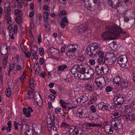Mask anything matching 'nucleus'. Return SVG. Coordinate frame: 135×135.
I'll return each mask as SVG.
<instances>
[{
	"label": "nucleus",
	"instance_id": "obj_1",
	"mask_svg": "<svg viewBox=\"0 0 135 135\" xmlns=\"http://www.w3.org/2000/svg\"><path fill=\"white\" fill-rule=\"evenodd\" d=\"M79 72L80 73L84 74L85 78L89 79L93 77L94 73V70L90 68L88 65L85 63H83L79 65Z\"/></svg>",
	"mask_w": 135,
	"mask_h": 135
},
{
	"label": "nucleus",
	"instance_id": "obj_2",
	"mask_svg": "<svg viewBox=\"0 0 135 135\" xmlns=\"http://www.w3.org/2000/svg\"><path fill=\"white\" fill-rule=\"evenodd\" d=\"M62 127L68 128V131L70 135H81L84 133V131L81 128L77 127L74 126H70L69 124L62 123L61 124Z\"/></svg>",
	"mask_w": 135,
	"mask_h": 135
},
{
	"label": "nucleus",
	"instance_id": "obj_3",
	"mask_svg": "<svg viewBox=\"0 0 135 135\" xmlns=\"http://www.w3.org/2000/svg\"><path fill=\"white\" fill-rule=\"evenodd\" d=\"M119 29L116 27L109 26L106 28L105 32L102 35V39L104 40H107L110 38V36L112 35L118 36L120 33Z\"/></svg>",
	"mask_w": 135,
	"mask_h": 135
},
{
	"label": "nucleus",
	"instance_id": "obj_4",
	"mask_svg": "<svg viewBox=\"0 0 135 135\" xmlns=\"http://www.w3.org/2000/svg\"><path fill=\"white\" fill-rule=\"evenodd\" d=\"M99 45L97 43H92L89 45L86 50V53L88 55L95 54V52H97L99 49Z\"/></svg>",
	"mask_w": 135,
	"mask_h": 135
},
{
	"label": "nucleus",
	"instance_id": "obj_5",
	"mask_svg": "<svg viewBox=\"0 0 135 135\" xmlns=\"http://www.w3.org/2000/svg\"><path fill=\"white\" fill-rule=\"evenodd\" d=\"M117 55L118 52L113 50L111 51L109 53H107V56L109 57L106 60V62L107 63L108 65H112L114 61L113 59H115Z\"/></svg>",
	"mask_w": 135,
	"mask_h": 135
},
{
	"label": "nucleus",
	"instance_id": "obj_6",
	"mask_svg": "<svg viewBox=\"0 0 135 135\" xmlns=\"http://www.w3.org/2000/svg\"><path fill=\"white\" fill-rule=\"evenodd\" d=\"M17 64L14 69V73L16 74L17 73V71H20L24 67V64L23 61L21 59L19 58L18 55H16V56Z\"/></svg>",
	"mask_w": 135,
	"mask_h": 135
},
{
	"label": "nucleus",
	"instance_id": "obj_7",
	"mask_svg": "<svg viewBox=\"0 0 135 135\" xmlns=\"http://www.w3.org/2000/svg\"><path fill=\"white\" fill-rule=\"evenodd\" d=\"M78 46L76 45L70 44L67 47L68 50L66 54L69 56H74V52L78 48Z\"/></svg>",
	"mask_w": 135,
	"mask_h": 135
},
{
	"label": "nucleus",
	"instance_id": "obj_8",
	"mask_svg": "<svg viewBox=\"0 0 135 135\" xmlns=\"http://www.w3.org/2000/svg\"><path fill=\"white\" fill-rule=\"evenodd\" d=\"M117 61L118 64L120 66L125 67L127 61L126 56L125 55H120Z\"/></svg>",
	"mask_w": 135,
	"mask_h": 135
},
{
	"label": "nucleus",
	"instance_id": "obj_9",
	"mask_svg": "<svg viewBox=\"0 0 135 135\" xmlns=\"http://www.w3.org/2000/svg\"><path fill=\"white\" fill-rule=\"evenodd\" d=\"M109 5L113 8H117V7L121 5V2L119 0H108Z\"/></svg>",
	"mask_w": 135,
	"mask_h": 135
},
{
	"label": "nucleus",
	"instance_id": "obj_10",
	"mask_svg": "<svg viewBox=\"0 0 135 135\" xmlns=\"http://www.w3.org/2000/svg\"><path fill=\"white\" fill-rule=\"evenodd\" d=\"M113 83L114 84H124L126 82L123 79H121L118 76H115L113 79Z\"/></svg>",
	"mask_w": 135,
	"mask_h": 135
},
{
	"label": "nucleus",
	"instance_id": "obj_11",
	"mask_svg": "<svg viewBox=\"0 0 135 135\" xmlns=\"http://www.w3.org/2000/svg\"><path fill=\"white\" fill-rule=\"evenodd\" d=\"M125 119L128 122H133L135 120V115L130 112H128L127 115H126Z\"/></svg>",
	"mask_w": 135,
	"mask_h": 135
},
{
	"label": "nucleus",
	"instance_id": "obj_12",
	"mask_svg": "<svg viewBox=\"0 0 135 135\" xmlns=\"http://www.w3.org/2000/svg\"><path fill=\"white\" fill-rule=\"evenodd\" d=\"M115 99L116 100L114 101L115 104L118 105H121L123 104L124 101V99L123 97L121 95H118L116 96Z\"/></svg>",
	"mask_w": 135,
	"mask_h": 135
},
{
	"label": "nucleus",
	"instance_id": "obj_13",
	"mask_svg": "<svg viewBox=\"0 0 135 135\" xmlns=\"http://www.w3.org/2000/svg\"><path fill=\"white\" fill-rule=\"evenodd\" d=\"M104 130L109 135H111L113 133V128L110 124L106 125L104 127Z\"/></svg>",
	"mask_w": 135,
	"mask_h": 135
},
{
	"label": "nucleus",
	"instance_id": "obj_14",
	"mask_svg": "<svg viewBox=\"0 0 135 135\" xmlns=\"http://www.w3.org/2000/svg\"><path fill=\"white\" fill-rule=\"evenodd\" d=\"M77 115L80 118H85L87 117L88 115V112L84 110H81L80 111L77 112Z\"/></svg>",
	"mask_w": 135,
	"mask_h": 135
},
{
	"label": "nucleus",
	"instance_id": "obj_15",
	"mask_svg": "<svg viewBox=\"0 0 135 135\" xmlns=\"http://www.w3.org/2000/svg\"><path fill=\"white\" fill-rule=\"evenodd\" d=\"M115 129V131L117 132H119V130L122 128V123L120 121H118L117 122H115L113 126L112 125Z\"/></svg>",
	"mask_w": 135,
	"mask_h": 135
},
{
	"label": "nucleus",
	"instance_id": "obj_16",
	"mask_svg": "<svg viewBox=\"0 0 135 135\" xmlns=\"http://www.w3.org/2000/svg\"><path fill=\"white\" fill-rule=\"evenodd\" d=\"M0 51L2 55H3L7 53V47L6 44H3L1 45Z\"/></svg>",
	"mask_w": 135,
	"mask_h": 135
},
{
	"label": "nucleus",
	"instance_id": "obj_17",
	"mask_svg": "<svg viewBox=\"0 0 135 135\" xmlns=\"http://www.w3.org/2000/svg\"><path fill=\"white\" fill-rule=\"evenodd\" d=\"M53 120H52V118L51 117L50 118V119L51 120V123L52 124V126L54 127H55H55V124L58 125L59 124V121L57 118L56 117L55 115H53Z\"/></svg>",
	"mask_w": 135,
	"mask_h": 135
},
{
	"label": "nucleus",
	"instance_id": "obj_18",
	"mask_svg": "<svg viewBox=\"0 0 135 135\" xmlns=\"http://www.w3.org/2000/svg\"><path fill=\"white\" fill-rule=\"evenodd\" d=\"M79 65H75L73 67L71 70L72 73L74 75L79 72Z\"/></svg>",
	"mask_w": 135,
	"mask_h": 135
},
{
	"label": "nucleus",
	"instance_id": "obj_19",
	"mask_svg": "<svg viewBox=\"0 0 135 135\" xmlns=\"http://www.w3.org/2000/svg\"><path fill=\"white\" fill-rule=\"evenodd\" d=\"M102 67L100 66L99 65L97 66L95 68V71L96 73L98 75H102Z\"/></svg>",
	"mask_w": 135,
	"mask_h": 135
},
{
	"label": "nucleus",
	"instance_id": "obj_20",
	"mask_svg": "<svg viewBox=\"0 0 135 135\" xmlns=\"http://www.w3.org/2000/svg\"><path fill=\"white\" fill-rule=\"evenodd\" d=\"M104 81L105 80L103 77H100L95 79V83L96 84H101L103 83Z\"/></svg>",
	"mask_w": 135,
	"mask_h": 135
},
{
	"label": "nucleus",
	"instance_id": "obj_21",
	"mask_svg": "<svg viewBox=\"0 0 135 135\" xmlns=\"http://www.w3.org/2000/svg\"><path fill=\"white\" fill-rule=\"evenodd\" d=\"M120 110H116L113 112L112 114L115 118L117 119L120 117Z\"/></svg>",
	"mask_w": 135,
	"mask_h": 135
},
{
	"label": "nucleus",
	"instance_id": "obj_22",
	"mask_svg": "<svg viewBox=\"0 0 135 135\" xmlns=\"http://www.w3.org/2000/svg\"><path fill=\"white\" fill-rule=\"evenodd\" d=\"M98 108L100 109L103 110H108V106L106 105L102 104H98Z\"/></svg>",
	"mask_w": 135,
	"mask_h": 135
},
{
	"label": "nucleus",
	"instance_id": "obj_23",
	"mask_svg": "<svg viewBox=\"0 0 135 135\" xmlns=\"http://www.w3.org/2000/svg\"><path fill=\"white\" fill-rule=\"evenodd\" d=\"M11 10L9 7V2H7L4 4V11L6 12H8Z\"/></svg>",
	"mask_w": 135,
	"mask_h": 135
},
{
	"label": "nucleus",
	"instance_id": "obj_24",
	"mask_svg": "<svg viewBox=\"0 0 135 135\" xmlns=\"http://www.w3.org/2000/svg\"><path fill=\"white\" fill-rule=\"evenodd\" d=\"M3 55H4L3 60V63L4 65L6 66V65L7 63V61L8 57V54L7 53Z\"/></svg>",
	"mask_w": 135,
	"mask_h": 135
},
{
	"label": "nucleus",
	"instance_id": "obj_25",
	"mask_svg": "<svg viewBox=\"0 0 135 135\" xmlns=\"http://www.w3.org/2000/svg\"><path fill=\"white\" fill-rule=\"evenodd\" d=\"M80 97L81 101V103H85L88 100V97L85 95H83Z\"/></svg>",
	"mask_w": 135,
	"mask_h": 135
},
{
	"label": "nucleus",
	"instance_id": "obj_26",
	"mask_svg": "<svg viewBox=\"0 0 135 135\" xmlns=\"http://www.w3.org/2000/svg\"><path fill=\"white\" fill-rule=\"evenodd\" d=\"M60 103L61 107L64 109H65L67 108L66 106L68 105V103L62 99H60L59 101Z\"/></svg>",
	"mask_w": 135,
	"mask_h": 135
},
{
	"label": "nucleus",
	"instance_id": "obj_27",
	"mask_svg": "<svg viewBox=\"0 0 135 135\" xmlns=\"http://www.w3.org/2000/svg\"><path fill=\"white\" fill-rule=\"evenodd\" d=\"M5 18L7 21V22L8 24H11L12 23V18L10 16L9 14H7V15L5 16Z\"/></svg>",
	"mask_w": 135,
	"mask_h": 135
},
{
	"label": "nucleus",
	"instance_id": "obj_28",
	"mask_svg": "<svg viewBox=\"0 0 135 135\" xmlns=\"http://www.w3.org/2000/svg\"><path fill=\"white\" fill-rule=\"evenodd\" d=\"M23 112L24 115L25 117H26L29 118L31 116V113L27 112V109L26 108H24L23 109Z\"/></svg>",
	"mask_w": 135,
	"mask_h": 135
},
{
	"label": "nucleus",
	"instance_id": "obj_29",
	"mask_svg": "<svg viewBox=\"0 0 135 135\" xmlns=\"http://www.w3.org/2000/svg\"><path fill=\"white\" fill-rule=\"evenodd\" d=\"M34 91H29L28 93V97L27 98L28 99H30L32 98H33L34 97L35 94H34Z\"/></svg>",
	"mask_w": 135,
	"mask_h": 135
},
{
	"label": "nucleus",
	"instance_id": "obj_30",
	"mask_svg": "<svg viewBox=\"0 0 135 135\" xmlns=\"http://www.w3.org/2000/svg\"><path fill=\"white\" fill-rule=\"evenodd\" d=\"M88 27L86 23H84L83 25H81L79 26V28L81 30L83 31H85Z\"/></svg>",
	"mask_w": 135,
	"mask_h": 135
},
{
	"label": "nucleus",
	"instance_id": "obj_31",
	"mask_svg": "<svg viewBox=\"0 0 135 135\" xmlns=\"http://www.w3.org/2000/svg\"><path fill=\"white\" fill-rule=\"evenodd\" d=\"M100 46H99V49L98 50V52H95V53L97 54H98L99 57L100 58L103 57L104 55V52L103 51H102L99 50H100L99 48Z\"/></svg>",
	"mask_w": 135,
	"mask_h": 135
},
{
	"label": "nucleus",
	"instance_id": "obj_32",
	"mask_svg": "<svg viewBox=\"0 0 135 135\" xmlns=\"http://www.w3.org/2000/svg\"><path fill=\"white\" fill-rule=\"evenodd\" d=\"M102 75L106 74L109 71V68L108 66H105V67H102Z\"/></svg>",
	"mask_w": 135,
	"mask_h": 135
},
{
	"label": "nucleus",
	"instance_id": "obj_33",
	"mask_svg": "<svg viewBox=\"0 0 135 135\" xmlns=\"http://www.w3.org/2000/svg\"><path fill=\"white\" fill-rule=\"evenodd\" d=\"M30 47H31V53H33L34 52H37V47L31 44L30 45Z\"/></svg>",
	"mask_w": 135,
	"mask_h": 135
},
{
	"label": "nucleus",
	"instance_id": "obj_34",
	"mask_svg": "<svg viewBox=\"0 0 135 135\" xmlns=\"http://www.w3.org/2000/svg\"><path fill=\"white\" fill-rule=\"evenodd\" d=\"M50 52L51 53H54V54H58L59 52V51L56 49L52 47L50 49Z\"/></svg>",
	"mask_w": 135,
	"mask_h": 135
},
{
	"label": "nucleus",
	"instance_id": "obj_35",
	"mask_svg": "<svg viewBox=\"0 0 135 135\" xmlns=\"http://www.w3.org/2000/svg\"><path fill=\"white\" fill-rule=\"evenodd\" d=\"M127 110H124L123 111H120V116L123 118L125 117V119L126 115H127Z\"/></svg>",
	"mask_w": 135,
	"mask_h": 135
},
{
	"label": "nucleus",
	"instance_id": "obj_36",
	"mask_svg": "<svg viewBox=\"0 0 135 135\" xmlns=\"http://www.w3.org/2000/svg\"><path fill=\"white\" fill-rule=\"evenodd\" d=\"M97 61L100 64H104L105 62H106V60L104 58L102 57L99 59Z\"/></svg>",
	"mask_w": 135,
	"mask_h": 135
},
{
	"label": "nucleus",
	"instance_id": "obj_37",
	"mask_svg": "<svg viewBox=\"0 0 135 135\" xmlns=\"http://www.w3.org/2000/svg\"><path fill=\"white\" fill-rule=\"evenodd\" d=\"M67 68V66L65 65H59L58 67V69L60 71H63Z\"/></svg>",
	"mask_w": 135,
	"mask_h": 135
},
{
	"label": "nucleus",
	"instance_id": "obj_38",
	"mask_svg": "<svg viewBox=\"0 0 135 135\" xmlns=\"http://www.w3.org/2000/svg\"><path fill=\"white\" fill-rule=\"evenodd\" d=\"M25 76L26 74L24 72H23L22 73V75L20 78V80L21 83L22 84L23 83Z\"/></svg>",
	"mask_w": 135,
	"mask_h": 135
},
{
	"label": "nucleus",
	"instance_id": "obj_39",
	"mask_svg": "<svg viewBox=\"0 0 135 135\" xmlns=\"http://www.w3.org/2000/svg\"><path fill=\"white\" fill-rule=\"evenodd\" d=\"M86 126H89L90 127H100L101 126V125L100 124H97L95 123H89L86 124Z\"/></svg>",
	"mask_w": 135,
	"mask_h": 135
},
{
	"label": "nucleus",
	"instance_id": "obj_40",
	"mask_svg": "<svg viewBox=\"0 0 135 135\" xmlns=\"http://www.w3.org/2000/svg\"><path fill=\"white\" fill-rule=\"evenodd\" d=\"M14 65L13 64H11L9 65V69L8 70V74L9 75H10V73L11 71L13 70L14 73V69L15 68Z\"/></svg>",
	"mask_w": 135,
	"mask_h": 135
},
{
	"label": "nucleus",
	"instance_id": "obj_41",
	"mask_svg": "<svg viewBox=\"0 0 135 135\" xmlns=\"http://www.w3.org/2000/svg\"><path fill=\"white\" fill-rule=\"evenodd\" d=\"M16 20L18 24H20L22 23V18L21 17L17 16L16 18Z\"/></svg>",
	"mask_w": 135,
	"mask_h": 135
},
{
	"label": "nucleus",
	"instance_id": "obj_42",
	"mask_svg": "<svg viewBox=\"0 0 135 135\" xmlns=\"http://www.w3.org/2000/svg\"><path fill=\"white\" fill-rule=\"evenodd\" d=\"M6 95L8 97H9L11 95V89L8 88L5 90Z\"/></svg>",
	"mask_w": 135,
	"mask_h": 135
},
{
	"label": "nucleus",
	"instance_id": "obj_43",
	"mask_svg": "<svg viewBox=\"0 0 135 135\" xmlns=\"http://www.w3.org/2000/svg\"><path fill=\"white\" fill-rule=\"evenodd\" d=\"M21 131L23 130V131L25 130L26 131L28 129V127L27 125L26 124H23L21 127Z\"/></svg>",
	"mask_w": 135,
	"mask_h": 135
},
{
	"label": "nucleus",
	"instance_id": "obj_44",
	"mask_svg": "<svg viewBox=\"0 0 135 135\" xmlns=\"http://www.w3.org/2000/svg\"><path fill=\"white\" fill-rule=\"evenodd\" d=\"M38 98H39L40 99H39L38 100H37V101H36V102L37 103V104L38 106H41L42 104V99L41 98L39 97V96H38Z\"/></svg>",
	"mask_w": 135,
	"mask_h": 135
},
{
	"label": "nucleus",
	"instance_id": "obj_45",
	"mask_svg": "<svg viewBox=\"0 0 135 135\" xmlns=\"http://www.w3.org/2000/svg\"><path fill=\"white\" fill-rule=\"evenodd\" d=\"M31 58L33 59H35L36 60L37 59V52H34L33 53H31Z\"/></svg>",
	"mask_w": 135,
	"mask_h": 135
},
{
	"label": "nucleus",
	"instance_id": "obj_46",
	"mask_svg": "<svg viewBox=\"0 0 135 135\" xmlns=\"http://www.w3.org/2000/svg\"><path fill=\"white\" fill-rule=\"evenodd\" d=\"M83 74H84L80 73H78L74 76L76 77H78L80 79H84V78H83L82 76L84 75Z\"/></svg>",
	"mask_w": 135,
	"mask_h": 135
},
{
	"label": "nucleus",
	"instance_id": "obj_47",
	"mask_svg": "<svg viewBox=\"0 0 135 135\" xmlns=\"http://www.w3.org/2000/svg\"><path fill=\"white\" fill-rule=\"evenodd\" d=\"M49 14L47 12H44V17L45 21H47L49 17Z\"/></svg>",
	"mask_w": 135,
	"mask_h": 135
},
{
	"label": "nucleus",
	"instance_id": "obj_48",
	"mask_svg": "<svg viewBox=\"0 0 135 135\" xmlns=\"http://www.w3.org/2000/svg\"><path fill=\"white\" fill-rule=\"evenodd\" d=\"M38 96L40 98H41V95H40L39 93H38L37 95H34V97L33 98L35 100V101L36 102L37 100H38L40 99L39 98H38Z\"/></svg>",
	"mask_w": 135,
	"mask_h": 135
},
{
	"label": "nucleus",
	"instance_id": "obj_49",
	"mask_svg": "<svg viewBox=\"0 0 135 135\" xmlns=\"http://www.w3.org/2000/svg\"><path fill=\"white\" fill-rule=\"evenodd\" d=\"M13 27L11 25H10L7 27V30L8 31V32L9 33H11L13 31L12 30Z\"/></svg>",
	"mask_w": 135,
	"mask_h": 135
},
{
	"label": "nucleus",
	"instance_id": "obj_50",
	"mask_svg": "<svg viewBox=\"0 0 135 135\" xmlns=\"http://www.w3.org/2000/svg\"><path fill=\"white\" fill-rule=\"evenodd\" d=\"M86 88L87 89L90 91L93 89V87L92 85H88L86 86Z\"/></svg>",
	"mask_w": 135,
	"mask_h": 135
},
{
	"label": "nucleus",
	"instance_id": "obj_51",
	"mask_svg": "<svg viewBox=\"0 0 135 135\" xmlns=\"http://www.w3.org/2000/svg\"><path fill=\"white\" fill-rule=\"evenodd\" d=\"M39 54L40 56H42L44 53V51L43 48L40 47L39 49Z\"/></svg>",
	"mask_w": 135,
	"mask_h": 135
},
{
	"label": "nucleus",
	"instance_id": "obj_52",
	"mask_svg": "<svg viewBox=\"0 0 135 135\" xmlns=\"http://www.w3.org/2000/svg\"><path fill=\"white\" fill-rule=\"evenodd\" d=\"M89 62L90 64L91 65H94L95 64V60L93 59H89Z\"/></svg>",
	"mask_w": 135,
	"mask_h": 135
},
{
	"label": "nucleus",
	"instance_id": "obj_53",
	"mask_svg": "<svg viewBox=\"0 0 135 135\" xmlns=\"http://www.w3.org/2000/svg\"><path fill=\"white\" fill-rule=\"evenodd\" d=\"M14 12L15 15L18 14L21 15L22 14V12L21 10L18 9H16L15 11Z\"/></svg>",
	"mask_w": 135,
	"mask_h": 135
},
{
	"label": "nucleus",
	"instance_id": "obj_54",
	"mask_svg": "<svg viewBox=\"0 0 135 135\" xmlns=\"http://www.w3.org/2000/svg\"><path fill=\"white\" fill-rule=\"evenodd\" d=\"M61 110V108L58 107L55 108V112L56 114H58L60 112Z\"/></svg>",
	"mask_w": 135,
	"mask_h": 135
},
{
	"label": "nucleus",
	"instance_id": "obj_55",
	"mask_svg": "<svg viewBox=\"0 0 135 135\" xmlns=\"http://www.w3.org/2000/svg\"><path fill=\"white\" fill-rule=\"evenodd\" d=\"M90 109L91 111L94 113H95L97 111L96 109L95 106L93 105L91 106L90 107Z\"/></svg>",
	"mask_w": 135,
	"mask_h": 135
},
{
	"label": "nucleus",
	"instance_id": "obj_56",
	"mask_svg": "<svg viewBox=\"0 0 135 135\" xmlns=\"http://www.w3.org/2000/svg\"><path fill=\"white\" fill-rule=\"evenodd\" d=\"M43 8L44 10L46 11H48L50 10L49 7L46 5H45L43 6Z\"/></svg>",
	"mask_w": 135,
	"mask_h": 135
},
{
	"label": "nucleus",
	"instance_id": "obj_57",
	"mask_svg": "<svg viewBox=\"0 0 135 135\" xmlns=\"http://www.w3.org/2000/svg\"><path fill=\"white\" fill-rule=\"evenodd\" d=\"M55 97L54 95L50 94L49 96V98L51 100H54Z\"/></svg>",
	"mask_w": 135,
	"mask_h": 135
},
{
	"label": "nucleus",
	"instance_id": "obj_58",
	"mask_svg": "<svg viewBox=\"0 0 135 135\" xmlns=\"http://www.w3.org/2000/svg\"><path fill=\"white\" fill-rule=\"evenodd\" d=\"M113 89L110 86H108L105 88V90L107 92H109L111 91Z\"/></svg>",
	"mask_w": 135,
	"mask_h": 135
},
{
	"label": "nucleus",
	"instance_id": "obj_59",
	"mask_svg": "<svg viewBox=\"0 0 135 135\" xmlns=\"http://www.w3.org/2000/svg\"><path fill=\"white\" fill-rule=\"evenodd\" d=\"M25 135H32V131H31V132H30V130L28 129L26 131L25 133Z\"/></svg>",
	"mask_w": 135,
	"mask_h": 135
},
{
	"label": "nucleus",
	"instance_id": "obj_60",
	"mask_svg": "<svg viewBox=\"0 0 135 135\" xmlns=\"http://www.w3.org/2000/svg\"><path fill=\"white\" fill-rule=\"evenodd\" d=\"M61 22L68 23V21L66 17H65L62 20Z\"/></svg>",
	"mask_w": 135,
	"mask_h": 135
},
{
	"label": "nucleus",
	"instance_id": "obj_61",
	"mask_svg": "<svg viewBox=\"0 0 135 135\" xmlns=\"http://www.w3.org/2000/svg\"><path fill=\"white\" fill-rule=\"evenodd\" d=\"M38 43L40 44L41 43L42 41L41 36L40 35H38L37 36Z\"/></svg>",
	"mask_w": 135,
	"mask_h": 135
},
{
	"label": "nucleus",
	"instance_id": "obj_62",
	"mask_svg": "<svg viewBox=\"0 0 135 135\" xmlns=\"http://www.w3.org/2000/svg\"><path fill=\"white\" fill-rule=\"evenodd\" d=\"M35 67L34 69L35 68H37V69H40L39 67V65L38 63V62L37 61H36L35 63L34 64Z\"/></svg>",
	"mask_w": 135,
	"mask_h": 135
},
{
	"label": "nucleus",
	"instance_id": "obj_63",
	"mask_svg": "<svg viewBox=\"0 0 135 135\" xmlns=\"http://www.w3.org/2000/svg\"><path fill=\"white\" fill-rule=\"evenodd\" d=\"M14 32L15 34H16L17 32V26L15 25L14 27Z\"/></svg>",
	"mask_w": 135,
	"mask_h": 135
},
{
	"label": "nucleus",
	"instance_id": "obj_64",
	"mask_svg": "<svg viewBox=\"0 0 135 135\" xmlns=\"http://www.w3.org/2000/svg\"><path fill=\"white\" fill-rule=\"evenodd\" d=\"M27 109V112H28L31 113V112H32L33 111V110L32 109L31 107H28Z\"/></svg>",
	"mask_w": 135,
	"mask_h": 135
}]
</instances>
